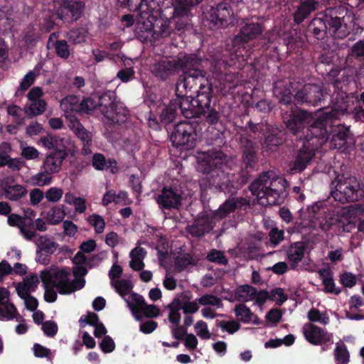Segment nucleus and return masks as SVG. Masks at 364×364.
Listing matches in <instances>:
<instances>
[{"mask_svg": "<svg viewBox=\"0 0 364 364\" xmlns=\"http://www.w3.org/2000/svg\"><path fill=\"white\" fill-rule=\"evenodd\" d=\"M325 139L324 136H321L304 141L303 146L294 151L292 159L289 164L291 174L301 173L306 168L314 158L316 151L323 145Z\"/></svg>", "mask_w": 364, "mask_h": 364, "instance_id": "nucleus-12", "label": "nucleus"}, {"mask_svg": "<svg viewBox=\"0 0 364 364\" xmlns=\"http://www.w3.org/2000/svg\"><path fill=\"white\" fill-rule=\"evenodd\" d=\"M65 205H57L46 213V220L48 224L57 225L61 223L65 218Z\"/></svg>", "mask_w": 364, "mask_h": 364, "instance_id": "nucleus-40", "label": "nucleus"}, {"mask_svg": "<svg viewBox=\"0 0 364 364\" xmlns=\"http://www.w3.org/2000/svg\"><path fill=\"white\" fill-rule=\"evenodd\" d=\"M206 259L210 262L220 265H227L228 264V259L225 253L216 249H212L209 251L207 254Z\"/></svg>", "mask_w": 364, "mask_h": 364, "instance_id": "nucleus-52", "label": "nucleus"}, {"mask_svg": "<svg viewBox=\"0 0 364 364\" xmlns=\"http://www.w3.org/2000/svg\"><path fill=\"white\" fill-rule=\"evenodd\" d=\"M97 107V103L96 95H91L89 97H83L82 100L80 102L78 113L90 114Z\"/></svg>", "mask_w": 364, "mask_h": 364, "instance_id": "nucleus-48", "label": "nucleus"}, {"mask_svg": "<svg viewBox=\"0 0 364 364\" xmlns=\"http://www.w3.org/2000/svg\"><path fill=\"white\" fill-rule=\"evenodd\" d=\"M215 226L213 216L203 214L198 216L191 225L187 227V232L193 237H200L210 232Z\"/></svg>", "mask_w": 364, "mask_h": 364, "instance_id": "nucleus-26", "label": "nucleus"}, {"mask_svg": "<svg viewBox=\"0 0 364 364\" xmlns=\"http://www.w3.org/2000/svg\"><path fill=\"white\" fill-rule=\"evenodd\" d=\"M92 165L97 171L107 170L112 173H116L119 171L116 160L114 159H107L100 153H96L92 156Z\"/></svg>", "mask_w": 364, "mask_h": 364, "instance_id": "nucleus-31", "label": "nucleus"}, {"mask_svg": "<svg viewBox=\"0 0 364 364\" xmlns=\"http://www.w3.org/2000/svg\"><path fill=\"white\" fill-rule=\"evenodd\" d=\"M43 146L48 149H53L52 154L68 156V139L59 135L48 134L40 139Z\"/></svg>", "mask_w": 364, "mask_h": 364, "instance_id": "nucleus-27", "label": "nucleus"}, {"mask_svg": "<svg viewBox=\"0 0 364 364\" xmlns=\"http://www.w3.org/2000/svg\"><path fill=\"white\" fill-rule=\"evenodd\" d=\"M67 156L49 153L43 162L42 169L48 174L58 173L62 167L63 161Z\"/></svg>", "mask_w": 364, "mask_h": 364, "instance_id": "nucleus-33", "label": "nucleus"}, {"mask_svg": "<svg viewBox=\"0 0 364 364\" xmlns=\"http://www.w3.org/2000/svg\"><path fill=\"white\" fill-rule=\"evenodd\" d=\"M114 288L119 294L121 296H124L132 291L133 285L130 280L122 279L116 282L114 284Z\"/></svg>", "mask_w": 364, "mask_h": 364, "instance_id": "nucleus-60", "label": "nucleus"}, {"mask_svg": "<svg viewBox=\"0 0 364 364\" xmlns=\"http://www.w3.org/2000/svg\"><path fill=\"white\" fill-rule=\"evenodd\" d=\"M53 48L56 55L63 59L67 60L69 58L71 51L70 46L65 40H56L53 43Z\"/></svg>", "mask_w": 364, "mask_h": 364, "instance_id": "nucleus-47", "label": "nucleus"}, {"mask_svg": "<svg viewBox=\"0 0 364 364\" xmlns=\"http://www.w3.org/2000/svg\"><path fill=\"white\" fill-rule=\"evenodd\" d=\"M271 245L275 247L284 239V231L279 230L278 228H273L269 232Z\"/></svg>", "mask_w": 364, "mask_h": 364, "instance_id": "nucleus-61", "label": "nucleus"}, {"mask_svg": "<svg viewBox=\"0 0 364 364\" xmlns=\"http://www.w3.org/2000/svg\"><path fill=\"white\" fill-rule=\"evenodd\" d=\"M37 245L36 255L41 257L43 256V252L47 255H53L58 247L59 245L49 238L47 235L40 236L36 242Z\"/></svg>", "mask_w": 364, "mask_h": 364, "instance_id": "nucleus-35", "label": "nucleus"}, {"mask_svg": "<svg viewBox=\"0 0 364 364\" xmlns=\"http://www.w3.org/2000/svg\"><path fill=\"white\" fill-rule=\"evenodd\" d=\"M234 311L237 319L245 323H250L254 316L250 309L244 304L236 305Z\"/></svg>", "mask_w": 364, "mask_h": 364, "instance_id": "nucleus-46", "label": "nucleus"}, {"mask_svg": "<svg viewBox=\"0 0 364 364\" xmlns=\"http://www.w3.org/2000/svg\"><path fill=\"white\" fill-rule=\"evenodd\" d=\"M332 231L340 235L343 232H348L353 228V224L349 218L342 215H332Z\"/></svg>", "mask_w": 364, "mask_h": 364, "instance_id": "nucleus-39", "label": "nucleus"}, {"mask_svg": "<svg viewBox=\"0 0 364 364\" xmlns=\"http://www.w3.org/2000/svg\"><path fill=\"white\" fill-rule=\"evenodd\" d=\"M193 55L197 62L193 66H186L183 70V74L180 75L176 84V93H178L183 98H188L186 94L190 92L195 93L198 90H204L208 85L212 83L211 80L207 77V72L200 68L202 65V59L196 54H190Z\"/></svg>", "mask_w": 364, "mask_h": 364, "instance_id": "nucleus-7", "label": "nucleus"}, {"mask_svg": "<svg viewBox=\"0 0 364 364\" xmlns=\"http://www.w3.org/2000/svg\"><path fill=\"white\" fill-rule=\"evenodd\" d=\"M351 52L357 59L364 61V40L357 41L352 46Z\"/></svg>", "mask_w": 364, "mask_h": 364, "instance_id": "nucleus-64", "label": "nucleus"}, {"mask_svg": "<svg viewBox=\"0 0 364 364\" xmlns=\"http://www.w3.org/2000/svg\"><path fill=\"white\" fill-rule=\"evenodd\" d=\"M85 4L82 1H65L58 10L60 19L66 22L77 21L83 14Z\"/></svg>", "mask_w": 364, "mask_h": 364, "instance_id": "nucleus-25", "label": "nucleus"}, {"mask_svg": "<svg viewBox=\"0 0 364 364\" xmlns=\"http://www.w3.org/2000/svg\"><path fill=\"white\" fill-rule=\"evenodd\" d=\"M354 20L353 11L346 5L330 6L310 21L306 32L317 41H323L328 35L334 39H343L351 33Z\"/></svg>", "mask_w": 364, "mask_h": 364, "instance_id": "nucleus-2", "label": "nucleus"}, {"mask_svg": "<svg viewBox=\"0 0 364 364\" xmlns=\"http://www.w3.org/2000/svg\"><path fill=\"white\" fill-rule=\"evenodd\" d=\"M242 163L240 172L231 181L228 173V156L220 149H209L199 153L197 156V171L206 175L200 181V186L214 193H224L230 196L237 193L252 177L258 162L257 146L251 136H240Z\"/></svg>", "mask_w": 364, "mask_h": 364, "instance_id": "nucleus-1", "label": "nucleus"}, {"mask_svg": "<svg viewBox=\"0 0 364 364\" xmlns=\"http://www.w3.org/2000/svg\"><path fill=\"white\" fill-rule=\"evenodd\" d=\"M88 30L84 27L73 28L67 34L69 42L73 44H81L86 41L88 36Z\"/></svg>", "mask_w": 364, "mask_h": 364, "instance_id": "nucleus-44", "label": "nucleus"}, {"mask_svg": "<svg viewBox=\"0 0 364 364\" xmlns=\"http://www.w3.org/2000/svg\"><path fill=\"white\" fill-rule=\"evenodd\" d=\"M305 245L301 242L292 243L287 250V258L290 262V268L295 270L304 257Z\"/></svg>", "mask_w": 364, "mask_h": 364, "instance_id": "nucleus-32", "label": "nucleus"}, {"mask_svg": "<svg viewBox=\"0 0 364 364\" xmlns=\"http://www.w3.org/2000/svg\"><path fill=\"white\" fill-rule=\"evenodd\" d=\"M243 201H245V199L242 198L237 200L235 198L227 199L220 205L218 210L213 213V218L217 220L225 218L229 214L234 213L239 206L242 205L244 204Z\"/></svg>", "mask_w": 364, "mask_h": 364, "instance_id": "nucleus-30", "label": "nucleus"}, {"mask_svg": "<svg viewBox=\"0 0 364 364\" xmlns=\"http://www.w3.org/2000/svg\"><path fill=\"white\" fill-rule=\"evenodd\" d=\"M126 301L138 321H141L144 316L156 318L159 315V309L154 304H147L144 298L137 293H132Z\"/></svg>", "mask_w": 364, "mask_h": 364, "instance_id": "nucleus-18", "label": "nucleus"}, {"mask_svg": "<svg viewBox=\"0 0 364 364\" xmlns=\"http://www.w3.org/2000/svg\"><path fill=\"white\" fill-rule=\"evenodd\" d=\"M69 274V272L64 269L53 273L49 271H43L41 274V279L43 284L50 283V287L56 288L59 294H70L74 292V289L68 279Z\"/></svg>", "mask_w": 364, "mask_h": 364, "instance_id": "nucleus-19", "label": "nucleus"}, {"mask_svg": "<svg viewBox=\"0 0 364 364\" xmlns=\"http://www.w3.org/2000/svg\"><path fill=\"white\" fill-rule=\"evenodd\" d=\"M105 257L104 252H100L98 254H96L93 255L89 261H87V259L86 256L85 255V253L82 251H78L76 255H75L73 262V263L82 265L84 264H89L91 266V262L92 261H97V262H100Z\"/></svg>", "mask_w": 364, "mask_h": 364, "instance_id": "nucleus-51", "label": "nucleus"}, {"mask_svg": "<svg viewBox=\"0 0 364 364\" xmlns=\"http://www.w3.org/2000/svg\"><path fill=\"white\" fill-rule=\"evenodd\" d=\"M52 176L50 174L46 173L45 170L32 176L29 182L32 186H44L51 183Z\"/></svg>", "mask_w": 364, "mask_h": 364, "instance_id": "nucleus-50", "label": "nucleus"}, {"mask_svg": "<svg viewBox=\"0 0 364 364\" xmlns=\"http://www.w3.org/2000/svg\"><path fill=\"white\" fill-rule=\"evenodd\" d=\"M28 193L25 186L21 184H15L11 189L4 193L6 199L11 201L20 200L25 197Z\"/></svg>", "mask_w": 364, "mask_h": 364, "instance_id": "nucleus-45", "label": "nucleus"}, {"mask_svg": "<svg viewBox=\"0 0 364 364\" xmlns=\"http://www.w3.org/2000/svg\"><path fill=\"white\" fill-rule=\"evenodd\" d=\"M196 301L203 306H213L220 307L223 305L222 300L217 296L206 294L198 298Z\"/></svg>", "mask_w": 364, "mask_h": 364, "instance_id": "nucleus-53", "label": "nucleus"}, {"mask_svg": "<svg viewBox=\"0 0 364 364\" xmlns=\"http://www.w3.org/2000/svg\"><path fill=\"white\" fill-rule=\"evenodd\" d=\"M203 0H175V18L173 24H178L179 31H183L191 25V18L198 6Z\"/></svg>", "mask_w": 364, "mask_h": 364, "instance_id": "nucleus-17", "label": "nucleus"}, {"mask_svg": "<svg viewBox=\"0 0 364 364\" xmlns=\"http://www.w3.org/2000/svg\"><path fill=\"white\" fill-rule=\"evenodd\" d=\"M243 201H245V199L242 198L237 200L235 198L227 199L220 205L218 210L213 213V218L217 220L225 218L229 214L234 213L239 206L242 205L244 204Z\"/></svg>", "mask_w": 364, "mask_h": 364, "instance_id": "nucleus-29", "label": "nucleus"}, {"mask_svg": "<svg viewBox=\"0 0 364 364\" xmlns=\"http://www.w3.org/2000/svg\"><path fill=\"white\" fill-rule=\"evenodd\" d=\"M199 124L197 121H181L173 126L170 134L173 146L183 150H191L196 146Z\"/></svg>", "mask_w": 364, "mask_h": 364, "instance_id": "nucleus-9", "label": "nucleus"}, {"mask_svg": "<svg viewBox=\"0 0 364 364\" xmlns=\"http://www.w3.org/2000/svg\"><path fill=\"white\" fill-rule=\"evenodd\" d=\"M36 73L34 71L28 72L21 80L17 92L26 91L35 82Z\"/></svg>", "mask_w": 364, "mask_h": 364, "instance_id": "nucleus-59", "label": "nucleus"}, {"mask_svg": "<svg viewBox=\"0 0 364 364\" xmlns=\"http://www.w3.org/2000/svg\"><path fill=\"white\" fill-rule=\"evenodd\" d=\"M196 62V58L190 54L182 57L166 58L155 63L151 68V72L158 79L168 81L180 71H183L186 66L195 65Z\"/></svg>", "mask_w": 364, "mask_h": 364, "instance_id": "nucleus-11", "label": "nucleus"}, {"mask_svg": "<svg viewBox=\"0 0 364 364\" xmlns=\"http://www.w3.org/2000/svg\"><path fill=\"white\" fill-rule=\"evenodd\" d=\"M333 196L341 203L355 202L364 197V186L354 176H337Z\"/></svg>", "mask_w": 364, "mask_h": 364, "instance_id": "nucleus-13", "label": "nucleus"}, {"mask_svg": "<svg viewBox=\"0 0 364 364\" xmlns=\"http://www.w3.org/2000/svg\"><path fill=\"white\" fill-rule=\"evenodd\" d=\"M257 289L249 284L238 287L235 291V299L239 301L247 302L254 299Z\"/></svg>", "mask_w": 364, "mask_h": 364, "instance_id": "nucleus-42", "label": "nucleus"}, {"mask_svg": "<svg viewBox=\"0 0 364 364\" xmlns=\"http://www.w3.org/2000/svg\"><path fill=\"white\" fill-rule=\"evenodd\" d=\"M319 277L322 279L324 290L327 293L338 295L341 292L340 288L336 289L333 278V272L329 268H323L318 272Z\"/></svg>", "mask_w": 364, "mask_h": 364, "instance_id": "nucleus-37", "label": "nucleus"}, {"mask_svg": "<svg viewBox=\"0 0 364 364\" xmlns=\"http://www.w3.org/2000/svg\"><path fill=\"white\" fill-rule=\"evenodd\" d=\"M341 72V68L333 65L330 66L328 70H326V80L333 88V93L330 95L331 105L338 106L343 111L348 109L350 99L353 98V95L347 93L348 79L344 76L340 79L338 75Z\"/></svg>", "mask_w": 364, "mask_h": 364, "instance_id": "nucleus-8", "label": "nucleus"}, {"mask_svg": "<svg viewBox=\"0 0 364 364\" xmlns=\"http://www.w3.org/2000/svg\"><path fill=\"white\" fill-rule=\"evenodd\" d=\"M16 318L17 321H23V318L19 315L14 304L8 301L0 305V321H10Z\"/></svg>", "mask_w": 364, "mask_h": 364, "instance_id": "nucleus-38", "label": "nucleus"}, {"mask_svg": "<svg viewBox=\"0 0 364 364\" xmlns=\"http://www.w3.org/2000/svg\"><path fill=\"white\" fill-rule=\"evenodd\" d=\"M143 104L147 106L151 111L154 109L157 112L160 109L162 101L161 99L158 98V96L156 94L149 93L144 97Z\"/></svg>", "mask_w": 364, "mask_h": 364, "instance_id": "nucleus-57", "label": "nucleus"}, {"mask_svg": "<svg viewBox=\"0 0 364 364\" xmlns=\"http://www.w3.org/2000/svg\"><path fill=\"white\" fill-rule=\"evenodd\" d=\"M71 129L82 142L85 152H87V150L90 151L92 141V133L87 131L79 121L72 123Z\"/></svg>", "mask_w": 364, "mask_h": 364, "instance_id": "nucleus-36", "label": "nucleus"}, {"mask_svg": "<svg viewBox=\"0 0 364 364\" xmlns=\"http://www.w3.org/2000/svg\"><path fill=\"white\" fill-rule=\"evenodd\" d=\"M287 181L282 178H273L272 172H262L249 186V189L262 206L283 203L287 196Z\"/></svg>", "mask_w": 364, "mask_h": 364, "instance_id": "nucleus-5", "label": "nucleus"}, {"mask_svg": "<svg viewBox=\"0 0 364 364\" xmlns=\"http://www.w3.org/2000/svg\"><path fill=\"white\" fill-rule=\"evenodd\" d=\"M347 110L341 111L338 106L332 105L329 111L322 112V135L324 136L323 144L330 139L331 146L341 149L346 146L348 139H351L352 133L350 127L340 122L339 115L347 112Z\"/></svg>", "mask_w": 364, "mask_h": 364, "instance_id": "nucleus-6", "label": "nucleus"}, {"mask_svg": "<svg viewBox=\"0 0 364 364\" xmlns=\"http://www.w3.org/2000/svg\"><path fill=\"white\" fill-rule=\"evenodd\" d=\"M87 221L95 228L97 233L103 232L105 228V222L101 215L94 213L88 217Z\"/></svg>", "mask_w": 364, "mask_h": 364, "instance_id": "nucleus-58", "label": "nucleus"}, {"mask_svg": "<svg viewBox=\"0 0 364 364\" xmlns=\"http://www.w3.org/2000/svg\"><path fill=\"white\" fill-rule=\"evenodd\" d=\"M274 95L278 99L279 104L286 107L284 109H288L291 107V105H296L293 101V99L295 100V95L287 85L283 86L276 85L274 88Z\"/></svg>", "mask_w": 364, "mask_h": 364, "instance_id": "nucleus-34", "label": "nucleus"}, {"mask_svg": "<svg viewBox=\"0 0 364 364\" xmlns=\"http://www.w3.org/2000/svg\"><path fill=\"white\" fill-rule=\"evenodd\" d=\"M191 107V103L188 98H183L176 93V97L172 98L168 104H161L157 113L162 124H169L176 119L179 113L187 119L193 118Z\"/></svg>", "mask_w": 364, "mask_h": 364, "instance_id": "nucleus-14", "label": "nucleus"}, {"mask_svg": "<svg viewBox=\"0 0 364 364\" xmlns=\"http://www.w3.org/2000/svg\"><path fill=\"white\" fill-rule=\"evenodd\" d=\"M63 195V191L60 188L52 187L47 190L45 197L49 202L56 203L59 201Z\"/></svg>", "mask_w": 364, "mask_h": 364, "instance_id": "nucleus-62", "label": "nucleus"}, {"mask_svg": "<svg viewBox=\"0 0 364 364\" xmlns=\"http://www.w3.org/2000/svg\"><path fill=\"white\" fill-rule=\"evenodd\" d=\"M23 40L28 46H34L38 38V33L33 25H29L24 31Z\"/></svg>", "mask_w": 364, "mask_h": 364, "instance_id": "nucleus-54", "label": "nucleus"}, {"mask_svg": "<svg viewBox=\"0 0 364 364\" xmlns=\"http://www.w3.org/2000/svg\"><path fill=\"white\" fill-rule=\"evenodd\" d=\"M282 119L287 132L299 140L321 138L322 135V112L319 114L305 110L297 105L282 109Z\"/></svg>", "mask_w": 364, "mask_h": 364, "instance_id": "nucleus-4", "label": "nucleus"}, {"mask_svg": "<svg viewBox=\"0 0 364 364\" xmlns=\"http://www.w3.org/2000/svg\"><path fill=\"white\" fill-rule=\"evenodd\" d=\"M287 140L284 130L272 125H267L264 133L263 148L267 152L274 153L279 150Z\"/></svg>", "mask_w": 364, "mask_h": 364, "instance_id": "nucleus-22", "label": "nucleus"}, {"mask_svg": "<svg viewBox=\"0 0 364 364\" xmlns=\"http://www.w3.org/2000/svg\"><path fill=\"white\" fill-rule=\"evenodd\" d=\"M41 329L46 336L53 338L58 333V327L55 321L49 320L42 323Z\"/></svg>", "mask_w": 364, "mask_h": 364, "instance_id": "nucleus-63", "label": "nucleus"}, {"mask_svg": "<svg viewBox=\"0 0 364 364\" xmlns=\"http://www.w3.org/2000/svg\"><path fill=\"white\" fill-rule=\"evenodd\" d=\"M305 339L312 345L320 346L332 342V334L313 323L305 324L303 327Z\"/></svg>", "mask_w": 364, "mask_h": 364, "instance_id": "nucleus-23", "label": "nucleus"}, {"mask_svg": "<svg viewBox=\"0 0 364 364\" xmlns=\"http://www.w3.org/2000/svg\"><path fill=\"white\" fill-rule=\"evenodd\" d=\"M263 27L258 23H246L242 26L232 42L234 48H240L248 41L255 39L262 34Z\"/></svg>", "mask_w": 364, "mask_h": 364, "instance_id": "nucleus-24", "label": "nucleus"}, {"mask_svg": "<svg viewBox=\"0 0 364 364\" xmlns=\"http://www.w3.org/2000/svg\"><path fill=\"white\" fill-rule=\"evenodd\" d=\"M336 364H348L350 362V353L344 343L338 342L333 350Z\"/></svg>", "mask_w": 364, "mask_h": 364, "instance_id": "nucleus-43", "label": "nucleus"}, {"mask_svg": "<svg viewBox=\"0 0 364 364\" xmlns=\"http://www.w3.org/2000/svg\"><path fill=\"white\" fill-rule=\"evenodd\" d=\"M46 105L47 104L44 100L32 101L30 102V104H26L23 110L28 118H33L43 114L46 109Z\"/></svg>", "mask_w": 364, "mask_h": 364, "instance_id": "nucleus-41", "label": "nucleus"}, {"mask_svg": "<svg viewBox=\"0 0 364 364\" xmlns=\"http://www.w3.org/2000/svg\"><path fill=\"white\" fill-rule=\"evenodd\" d=\"M232 14L230 6L226 2H221L203 11L202 22L204 26L213 30L227 26Z\"/></svg>", "mask_w": 364, "mask_h": 364, "instance_id": "nucleus-15", "label": "nucleus"}, {"mask_svg": "<svg viewBox=\"0 0 364 364\" xmlns=\"http://www.w3.org/2000/svg\"><path fill=\"white\" fill-rule=\"evenodd\" d=\"M100 111L110 124H122L127 120L129 111L122 103L116 101V93L108 90L96 95Z\"/></svg>", "mask_w": 364, "mask_h": 364, "instance_id": "nucleus-10", "label": "nucleus"}, {"mask_svg": "<svg viewBox=\"0 0 364 364\" xmlns=\"http://www.w3.org/2000/svg\"><path fill=\"white\" fill-rule=\"evenodd\" d=\"M254 299L259 306L264 304L267 299L276 301L277 305L281 306L288 299V296L284 294L283 289L278 287L272 289L269 293L267 290L257 291Z\"/></svg>", "mask_w": 364, "mask_h": 364, "instance_id": "nucleus-28", "label": "nucleus"}, {"mask_svg": "<svg viewBox=\"0 0 364 364\" xmlns=\"http://www.w3.org/2000/svg\"><path fill=\"white\" fill-rule=\"evenodd\" d=\"M328 95L326 90L319 85L306 84L295 94L297 104H305L308 106H323L322 103Z\"/></svg>", "mask_w": 364, "mask_h": 364, "instance_id": "nucleus-16", "label": "nucleus"}, {"mask_svg": "<svg viewBox=\"0 0 364 364\" xmlns=\"http://www.w3.org/2000/svg\"><path fill=\"white\" fill-rule=\"evenodd\" d=\"M23 224V231L21 232L24 238L27 240H31L33 237L36 236V232L35 231V221L33 220H27L26 218H23V221H22Z\"/></svg>", "mask_w": 364, "mask_h": 364, "instance_id": "nucleus-55", "label": "nucleus"}, {"mask_svg": "<svg viewBox=\"0 0 364 364\" xmlns=\"http://www.w3.org/2000/svg\"><path fill=\"white\" fill-rule=\"evenodd\" d=\"M217 327L220 328L223 331H227L230 334H232L240 328V324L235 321H219L215 322Z\"/></svg>", "mask_w": 364, "mask_h": 364, "instance_id": "nucleus-56", "label": "nucleus"}, {"mask_svg": "<svg viewBox=\"0 0 364 364\" xmlns=\"http://www.w3.org/2000/svg\"><path fill=\"white\" fill-rule=\"evenodd\" d=\"M183 191L178 187L164 186L156 197V203L161 210H178L181 205Z\"/></svg>", "mask_w": 364, "mask_h": 364, "instance_id": "nucleus-21", "label": "nucleus"}, {"mask_svg": "<svg viewBox=\"0 0 364 364\" xmlns=\"http://www.w3.org/2000/svg\"><path fill=\"white\" fill-rule=\"evenodd\" d=\"M213 85H208L207 90H198L196 95L188 97V102L191 103V111L193 112V118H199L209 110L213 97Z\"/></svg>", "mask_w": 364, "mask_h": 364, "instance_id": "nucleus-20", "label": "nucleus"}, {"mask_svg": "<svg viewBox=\"0 0 364 364\" xmlns=\"http://www.w3.org/2000/svg\"><path fill=\"white\" fill-rule=\"evenodd\" d=\"M120 6L123 8H127L130 11L146 12V6L144 0H117Z\"/></svg>", "mask_w": 364, "mask_h": 364, "instance_id": "nucleus-49", "label": "nucleus"}, {"mask_svg": "<svg viewBox=\"0 0 364 364\" xmlns=\"http://www.w3.org/2000/svg\"><path fill=\"white\" fill-rule=\"evenodd\" d=\"M146 12H141L138 19L139 28L153 37L166 38L175 31H180L175 18V0H144Z\"/></svg>", "mask_w": 364, "mask_h": 364, "instance_id": "nucleus-3", "label": "nucleus"}]
</instances>
